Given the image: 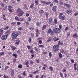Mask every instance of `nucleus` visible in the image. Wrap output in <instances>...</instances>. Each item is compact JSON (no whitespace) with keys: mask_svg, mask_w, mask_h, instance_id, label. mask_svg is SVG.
Returning <instances> with one entry per match:
<instances>
[{"mask_svg":"<svg viewBox=\"0 0 78 78\" xmlns=\"http://www.w3.org/2000/svg\"><path fill=\"white\" fill-rule=\"evenodd\" d=\"M11 36L12 41H14L17 37L19 36V33H17L15 34V33L13 32L12 33Z\"/></svg>","mask_w":78,"mask_h":78,"instance_id":"obj_1","label":"nucleus"},{"mask_svg":"<svg viewBox=\"0 0 78 78\" xmlns=\"http://www.w3.org/2000/svg\"><path fill=\"white\" fill-rule=\"evenodd\" d=\"M53 31L55 32V34H59L61 33V30L59 29V28H57L55 27L53 30Z\"/></svg>","mask_w":78,"mask_h":78,"instance_id":"obj_2","label":"nucleus"},{"mask_svg":"<svg viewBox=\"0 0 78 78\" xmlns=\"http://www.w3.org/2000/svg\"><path fill=\"white\" fill-rule=\"evenodd\" d=\"M48 34H50V35L51 36H53V35H54V32H53V30H51V28L49 29L47 32Z\"/></svg>","mask_w":78,"mask_h":78,"instance_id":"obj_3","label":"nucleus"},{"mask_svg":"<svg viewBox=\"0 0 78 78\" xmlns=\"http://www.w3.org/2000/svg\"><path fill=\"white\" fill-rule=\"evenodd\" d=\"M56 8H57V6H54L52 7L51 10L54 12H56L57 10Z\"/></svg>","mask_w":78,"mask_h":78,"instance_id":"obj_4","label":"nucleus"},{"mask_svg":"<svg viewBox=\"0 0 78 78\" xmlns=\"http://www.w3.org/2000/svg\"><path fill=\"white\" fill-rule=\"evenodd\" d=\"M17 12H19L20 13L21 12H23L22 11V9L20 8H18L17 9Z\"/></svg>","mask_w":78,"mask_h":78,"instance_id":"obj_5","label":"nucleus"},{"mask_svg":"<svg viewBox=\"0 0 78 78\" xmlns=\"http://www.w3.org/2000/svg\"><path fill=\"white\" fill-rule=\"evenodd\" d=\"M19 43H20V40H19V38H18L16 40V42L15 43V44L19 45Z\"/></svg>","mask_w":78,"mask_h":78,"instance_id":"obj_6","label":"nucleus"},{"mask_svg":"<svg viewBox=\"0 0 78 78\" xmlns=\"http://www.w3.org/2000/svg\"><path fill=\"white\" fill-rule=\"evenodd\" d=\"M14 71L13 70H12L11 73V76H12V77H14Z\"/></svg>","mask_w":78,"mask_h":78,"instance_id":"obj_7","label":"nucleus"},{"mask_svg":"<svg viewBox=\"0 0 78 78\" xmlns=\"http://www.w3.org/2000/svg\"><path fill=\"white\" fill-rule=\"evenodd\" d=\"M64 5H65L67 8H70V4H66L64 3Z\"/></svg>","mask_w":78,"mask_h":78,"instance_id":"obj_8","label":"nucleus"},{"mask_svg":"<svg viewBox=\"0 0 78 78\" xmlns=\"http://www.w3.org/2000/svg\"><path fill=\"white\" fill-rule=\"evenodd\" d=\"M66 12L68 14H70L72 12V10H68Z\"/></svg>","mask_w":78,"mask_h":78,"instance_id":"obj_9","label":"nucleus"},{"mask_svg":"<svg viewBox=\"0 0 78 78\" xmlns=\"http://www.w3.org/2000/svg\"><path fill=\"white\" fill-rule=\"evenodd\" d=\"M59 47V45L58 44V45H54L53 46V48L54 49H55V48H58V47Z\"/></svg>","mask_w":78,"mask_h":78,"instance_id":"obj_10","label":"nucleus"},{"mask_svg":"<svg viewBox=\"0 0 78 78\" xmlns=\"http://www.w3.org/2000/svg\"><path fill=\"white\" fill-rule=\"evenodd\" d=\"M73 36L74 38H75V37H76L78 36V35L76 33H75L73 35Z\"/></svg>","mask_w":78,"mask_h":78,"instance_id":"obj_11","label":"nucleus"},{"mask_svg":"<svg viewBox=\"0 0 78 78\" xmlns=\"http://www.w3.org/2000/svg\"><path fill=\"white\" fill-rule=\"evenodd\" d=\"M46 28V25H44L42 27V30L43 31Z\"/></svg>","mask_w":78,"mask_h":78,"instance_id":"obj_12","label":"nucleus"},{"mask_svg":"<svg viewBox=\"0 0 78 78\" xmlns=\"http://www.w3.org/2000/svg\"><path fill=\"white\" fill-rule=\"evenodd\" d=\"M29 62H28V61H27L26 62V65L27 66V67H29V65H28V64H29Z\"/></svg>","mask_w":78,"mask_h":78,"instance_id":"obj_13","label":"nucleus"},{"mask_svg":"<svg viewBox=\"0 0 78 78\" xmlns=\"http://www.w3.org/2000/svg\"><path fill=\"white\" fill-rule=\"evenodd\" d=\"M61 19L62 20H64L66 19V17L65 16H62Z\"/></svg>","mask_w":78,"mask_h":78,"instance_id":"obj_14","label":"nucleus"},{"mask_svg":"<svg viewBox=\"0 0 78 78\" xmlns=\"http://www.w3.org/2000/svg\"><path fill=\"white\" fill-rule=\"evenodd\" d=\"M2 40H5V35H3L1 38Z\"/></svg>","mask_w":78,"mask_h":78,"instance_id":"obj_15","label":"nucleus"},{"mask_svg":"<svg viewBox=\"0 0 78 78\" xmlns=\"http://www.w3.org/2000/svg\"><path fill=\"white\" fill-rule=\"evenodd\" d=\"M35 3H36V5H38V3H39V0H35Z\"/></svg>","mask_w":78,"mask_h":78,"instance_id":"obj_16","label":"nucleus"},{"mask_svg":"<svg viewBox=\"0 0 78 78\" xmlns=\"http://www.w3.org/2000/svg\"><path fill=\"white\" fill-rule=\"evenodd\" d=\"M12 56H15V58H17L18 55L17 54H13L12 55Z\"/></svg>","mask_w":78,"mask_h":78,"instance_id":"obj_17","label":"nucleus"},{"mask_svg":"<svg viewBox=\"0 0 78 78\" xmlns=\"http://www.w3.org/2000/svg\"><path fill=\"white\" fill-rule=\"evenodd\" d=\"M52 41V40H51V37H49L48 38V39L47 40V42H50V41Z\"/></svg>","mask_w":78,"mask_h":78,"instance_id":"obj_18","label":"nucleus"},{"mask_svg":"<svg viewBox=\"0 0 78 78\" xmlns=\"http://www.w3.org/2000/svg\"><path fill=\"white\" fill-rule=\"evenodd\" d=\"M59 56L60 58H62V55L61 53H59Z\"/></svg>","mask_w":78,"mask_h":78,"instance_id":"obj_19","label":"nucleus"},{"mask_svg":"<svg viewBox=\"0 0 78 78\" xmlns=\"http://www.w3.org/2000/svg\"><path fill=\"white\" fill-rule=\"evenodd\" d=\"M20 13L19 14V16H22L24 12H21V13Z\"/></svg>","mask_w":78,"mask_h":78,"instance_id":"obj_20","label":"nucleus"},{"mask_svg":"<svg viewBox=\"0 0 78 78\" xmlns=\"http://www.w3.org/2000/svg\"><path fill=\"white\" fill-rule=\"evenodd\" d=\"M58 44L59 45H63V43H61V41H59Z\"/></svg>","mask_w":78,"mask_h":78,"instance_id":"obj_21","label":"nucleus"},{"mask_svg":"<svg viewBox=\"0 0 78 78\" xmlns=\"http://www.w3.org/2000/svg\"><path fill=\"white\" fill-rule=\"evenodd\" d=\"M53 21V20H52V19L51 18L49 20V23H51V22Z\"/></svg>","mask_w":78,"mask_h":78,"instance_id":"obj_22","label":"nucleus"},{"mask_svg":"<svg viewBox=\"0 0 78 78\" xmlns=\"http://www.w3.org/2000/svg\"><path fill=\"white\" fill-rule=\"evenodd\" d=\"M7 6H5L3 8V9L4 11H5V10H6V9H7Z\"/></svg>","mask_w":78,"mask_h":78,"instance_id":"obj_23","label":"nucleus"},{"mask_svg":"<svg viewBox=\"0 0 78 78\" xmlns=\"http://www.w3.org/2000/svg\"><path fill=\"white\" fill-rule=\"evenodd\" d=\"M49 69H50L51 71H53V67L52 66H50Z\"/></svg>","mask_w":78,"mask_h":78,"instance_id":"obj_24","label":"nucleus"},{"mask_svg":"<svg viewBox=\"0 0 78 78\" xmlns=\"http://www.w3.org/2000/svg\"><path fill=\"white\" fill-rule=\"evenodd\" d=\"M9 68V67L8 66H5V69H4V70H7Z\"/></svg>","mask_w":78,"mask_h":78,"instance_id":"obj_25","label":"nucleus"},{"mask_svg":"<svg viewBox=\"0 0 78 78\" xmlns=\"http://www.w3.org/2000/svg\"><path fill=\"white\" fill-rule=\"evenodd\" d=\"M29 43H31V38L30 37L29 38Z\"/></svg>","mask_w":78,"mask_h":78,"instance_id":"obj_26","label":"nucleus"},{"mask_svg":"<svg viewBox=\"0 0 78 78\" xmlns=\"http://www.w3.org/2000/svg\"><path fill=\"white\" fill-rule=\"evenodd\" d=\"M49 56L50 57V58H51V56H52V55H51V52H50L49 54Z\"/></svg>","mask_w":78,"mask_h":78,"instance_id":"obj_27","label":"nucleus"},{"mask_svg":"<svg viewBox=\"0 0 78 78\" xmlns=\"http://www.w3.org/2000/svg\"><path fill=\"white\" fill-rule=\"evenodd\" d=\"M55 23H58V21H57V19H55L54 20Z\"/></svg>","mask_w":78,"mask_h":78,"instance_id":"obj_28","label":"nucleus"},{"mask_svg":"<svg viewBox=\"0 0 78 78\" xmlns=\"http://www.w3.org/2000/svg\"><path fill=\"white\" fill-rule=\"evenodd\" d=\"M74 16H78V12H77L76 13H75L74 14Z\"/></svg>","mask_w":78,"mask_h":78,"instance_id":"obj_29","label":"nucleus"},{"mask_svg":"<svg viewBox=\"0 0 78 78\" xmlns=\"http://www.w3.org/2000/svg\"><path fill=\"white\" fill-rule=\"evenodd\" d=\"M34 49H35V50L36 51H38V48L36 47H34Z\"/></svg>","mask_w":78,"mask_h":78,"instance_id":"obj_30","label":"nucleus"},{"mask_svg":"<svg viewBox=\"0 0 78 78\" xmlns=\"http://www.w3.org/2000/svg\"><path fill=\"white\" fill-rule=\"evenodd\" d=\"M16 47H13L12 48V50L14 51V50H16Z\"/></svg>","mask_w":78,"mask_h":78,"instance_id":"obj_31","label":"nucleus"},{"mask_svg":"<svg viewBox=\"0 0 78 78\" xmlns=\"http://www.w3.org/2000/svg\"><path fill=\"white\" fill-rule=\"evenodd\" d=\"M50 3H51V2H45L46 5H49V4H50Z\"/></svg>","mask_w":78,"mask_h":78,"instance_id":"obj_32","label":"nucleus"},{"mask_svg":"<svg viewBox=\"0 0 78 78\" xmlns=\"http://www.w3.org/2000/svg\"><path fill=\"white\" fill-rule=\"evenodd\" d=\"M18 67L20 69H21V68H22V66L21 65H19L18 66Z\"/></svg>","mask_w":78,"mask_h":78,"instance_id":"obj_33","label":"nucleus"},{"mask_svg":"<svg viewBox=\"0 0 78 78\" xmlns=\"http://www.w3.org/2000/svg\"><path fill=\"white\" fill-rule=\"evenodd\" d=\"M33 6H34V4H32L31 5L30 8H32V9H33Z\"/></svg>","mask_w":78,"mask_h":78,"instance_id":"obj_34","label":"nucleus"},{"mask_svg":"<svg viewBox=\"0 0 78 78\" xmlns=\"http://www.w3.org/2000/svg\"><path fill=\"white\" fill-rule=\"evenodd\" d=\"M29 23H30L28 22H27L26 24V26H28V25H29Z\"/></svg>","mask_w":78,"mask_h":78,"instance_id":"obj_35","label":"nucleus"},{"mask_svg":"<svg viewBox=\"0 0 78 78\" xmlns=\"http://www.w3.org/2000/svg\"><path fill=\"white\" fill-rule=\"evenodd\" d=\"M5 52H2L1 53H0V56H2V55H4V53Z\"/></svg>","mask_w":78,"mask_h":78,"instance_id":"obj_36","label":"nucleus"},{"mask_svg":"<svg viewBox=\"0 0 78 78\" xmlns=\"http://www.w3.org/2000/svg\"><path fill=\"white\" fill-rule=\"evenodd\" d=\"M58 50H59V49L56 48L54 51L56 52V51H58Z\"/></svg>","mask_w":78,"mask_h":78,"instance_id":"obj_37","label":"nucleus"},{"mask_svg":"<svg viewBox=\"0 0 78 78\" xmlns=\"http://www.w3.org/2000/svg\"><path fill=\"white\" fill-rule=\"evenodd\" d=\"M8 10L9 11V12H12V9H8Z\"/></svg>","mask_w":78,"mask_h":78,"instance_id":"obj_38","label":"nucleus"},{"mask_svg":"<svg viewBox=\"0 0 78 78\" xmlns=\"http://www.w3.org/2000/svg\"><path fill=\"white\" fill-rule=\"evenodd\" d=\"M9 28V27L7 26L6 28H5L4 29L5 30H8Z\"/></svg>","mask_w":78,"mask_h":78,"instance_id":"obj_39","label":"nucleus"},{"mask_svg":"<svg viewBox=\"0 0 78 78\" xmlns=\"http://www.w3.org/2000/svg\"><path fill=\"white\" fill-rule=\"evenodd\" d=\"M59 40V38H56V40H54V42H56V41H58V40Z\"/></svg>","mask_w":78,"mask_h":78,"instance_id":"obj_40","label":"nucleus"},{"mask_svg":"<svg viewBox=\"0 0 78 78\" xmlns=\"http://www.w3.org/2000/svg\"><path fill=\"white\" fill-rule=\"evenodd\" d=\"M71 62L72 63H74V60L72 59L71 60Z\"/></svg>","mask_w":78,"mask_h":78,"instance_id":"obj_41","label":"nucleus"},{"mask_svg":"<svg viewBox=\"0 0 78 78\" xmlns=\"http://www.w3.org/2000/svg\"><path fill=\"white\" fill-rule=\"evenodd\" d=\"M12 3H13V4H15L16 3V2L14 0H12Z\"/></svg>","mask_w":78,"mask_h":78,"instance_id":"obj_42","label":"nucleus"},{"mask_svg":"<svg viewBox=\"0 0 78 78\" xmlns=\"http://www.w3.org/2000/svg\"><path fill=\"white\" fill-rule=\"evenodd\" d=\"M30 64H34V62H33V61H32V60H30Z\"/></svg>","mask_w":78,"mask_h":78,"instance_id":"obj_43","label":"nucleus"},{"mask_svg":"<svg viewBox=\"0 0 78 78\" xmlns=\"http://www.w3.org/2000/svg\"><path fill=\"white\" fill-rule=\"evenodd\" d=\"M17 24L18 25H20V24H21V23L20 22H17Z\"/></svg>","mask_w":78,"mask_h":78,"instance_id":"obj_44","label":"nucleus"},{"mask_svg":"<svg viewBox=\"0 0 78 78\" xmlns=\"http://www.w3.org/2000/svg\"><path fill=\"white\" fill-rule=\"evenodd\" d=\"M46 54H47V52L45 51L43 53V55H45Z\"/></svg>","mask_w":78,"mask_h":78,"instance_id":"obj_45","label":"nucleus"},{"mask_svg":"<svg viewBox=\"0 0 78 78\" xmlns=\"http://www.w3.org/2000/svg\"><path fill=\"white\" fill-rule=\"evenodd\" d=\"M41 3H43V4L45 3H46L45 2L43 1L42 0L41 1Z\"/></svg>","mask_w":78,"mask_h":78,"instance_id":"obj_46","label":"nucleus"},{"mask_svg":"<svg viewBox=\"0 0 78 78\" xmlns=\"http://www.w3.org/2000/svg\"><path fill=\"white\" fill-rule=\"evenodd\" d=\"M46 17H48V13L47 12H46L45 14Z\"/></svg>","mask_w":78,"mask_h":78,"instance_id":"obj_47","label":"nucleus"},{"mask_svg":"<svg viewBox=\"0 0 78 78\" xmlns=\"http://www.w3.org/2000/svg\"><path fill=\"white\" fill-rule=\"evenodd\" d=\"M30 34H31V36H32V37H34V34H33L32 33H31Z\"/></svg>","mask_w":78,"mask_h":78,"instance_id":"obj_48","label":"nucleus"},{"mask_svg":"<svg viewBox=\"0 0 78 78\" xmlns=\"http://www.w3.org/2000/svg\"><path fill=\"white\" fill-rule=\"evenodd\" d=\"M38 73V70H37L34 72L33 73L35 74V73Z\"/></svg>","mask_w":78,"mask_h":78,"instance_id":"obj_49","label":"nucleus"},{"mask_svg":"<svg viewBox=\"0 0 78 78\" xmlns=\"http://www.w3.org/2000/svg\"><path fill=\"white\" fill-rule=\"evenodd\" d=\"M30 53H32V54H33V53H34V51L33 50H31L30 51Z\"/></svg>","mask_w":78,"mask_h":78,"instance_id":"obj_50","label":"nucleus"},{"mask_svg":"<svg viewBox=\"0 0 78 78\" xmlns=\"http://www.w3.org/2000/svg\"><path fill=\"white\" fill-rule=\"evenodd\" d=\"M54 2H55V3H58V1L57 0H54Z\"/></svg>","mask_w":78,"mask_h":78,"instance_id":"obj_51","label":"nucleus"},{"mask_svg":"<svg viewBox=\"0 0 78 78\" xmlns=\"http://www.w3.org/2000/svg\"><path fill=\"white\" fill-rule=\"evenodd\" d=\"M29 77H30V78H32L33 77V76L31 74H30L29 76Z\"/></svg>","mask_w":78,"mask_h":78,"instance_id":"obj_52","label":"nucleus"},{"mask_svg":"<svg viewBox=\"0 0 78 78\" xmlns=\"http://www.w3.org/2000/svg\"><path fill=\"white\" fill-rule=\"evenodd\" d=\"M53 5V3H51V4H50V6L51 7H52V6Z\"/></svg>","mask_w":78,"mask_h":78,"instance_id":"obj_53","label":"nucleus"},{"mask_svg":"<svg viewBox=\"0 0 78 78\" xmlns=\"http://www.w3.org/2000/svg\"><path fill=\"white\" fill-rule=\"evenodd\" d=\"M39 25H40V23H36V25L37 26H39Z\"/></svg>","mask_w":78,"mask_h":78,"instance_id":"obj_54","label":"nucleus"},{"mask_svg":"<svg viewBox=\"0 0 78 78\" xmlns=\"http://www.w3.org/2000/svg\"><path fill=\"white\" fill-rule=\"evenodd\" d=\"M59 28L60 29H62V25H60L59 26Z\"/></svg>","mask_w":78,"mask_h":78,"instance_id":"obj_55","label":"nucleus"},{"mask_svg":"<svg viewBox=\"0 0 78 78\" xmlns=\"http://www.w3.org/2000/svg\"><path fill=\"white\" fill-rule=\"evenodd\" d=\"M27 48H28V49H30V46L28 45L27 46Z\"/></svg>","mask_w":78,"mask_h":78,"instance_id":"obj_56","label":"nucleus"},{"mask_svg":"<svg viewBox=\"0 0 78 78\" xmlns=\"http://www.w3.org/2000/svg\"><path fill=\"white\" fill-rule=\"evenodd\" d=\"M9 32H10V30H8L6 33V34H8V33H9Z\"/></svg>","mask_w":78,"mask_h":78,"instance_id":"obj_57","label":"nucleus"},{"mask_svg":"<svg viewBox=\"0 0 78 78\" xmlns=\"http://www.w3.org/2000/svg\"><path fill=\"white\" fill-rule=\"evenodd\" d=\"M39 47H41L42 48H44V47L43 45H39Z\"/></svg>","mask_w":78,"mask_h":78,"instance_id":"obj_58","label":"nucleus"},{"mask_svg":"<svg viewBox=\"0 0 78 78\" xmlns=\"http://www.w3.org/2000/svg\"><path fill=\"white\" fill-rule=\"evenodd\" d=\"M39 44H42V41L39 40Z\"/></svg>","mask_w":78,"mask_h":78,"instance_id":"obj_59","label":"nucleus"},{"mask_svg":"<svg viewBox=\"0 0 78 78\" xmlns=\"http://www.w3.org/2000/svg\"><path fill=\"white\" fill-rule=\"evenodd\" d=\"M15 19L16 20H18L19 17H18L17 16H16L15 17Z\"/></svg>","mask_w":78,"mask_h":78,"instance_id":"obj_60","label":"nucleus"},{"mask_svg":"<svg viewBox=\"0 0 78 78\" xmlns=\"http://www.w3.org/2000/svg\"><path fill=\"white\" fill-rule=\"evenodd\" d=\"M17 53L18 54H20V50H18Z\"/></svg>","mask_w":78,"mask_h":78,"instance_id":"obj_61","label":"nucleus"},{"mask_svg":"<svg viewBox=\"0 0 78 78\" xmlns=\"http://www.w3.org/2000/svg\"><path fill=\"white\" fill-rule=\"evenodd\" d=\"M34 11H37V8L36 7H35L34 8Z\"/></svg>","mask_w":78,"mask_h":78,"instance_id":"obj_62","label":"nucleus"},{"mask_svg":"<svg viewBox=\"0 0 78 78\" xmlns=\"http://www.w3.org/2000/svg\"><path fill=\"white\" fill-rule=\"evenodd\" d=\"M69 29V28H68V27H66V28L65 30V31H67V30H68Z\"/></svg>","mask_w":78,"mask_h":78,"instance_id":"obj_63","label":"nucleus"},{"mask_svg":"<svg viewBox=\"0 0 78 78\" xmlns=\"http://www.w3.org/2000/svg\"><path fill=\"white\" fill-rule=\"evenodd\" d=\"M1 5L2 7H4V6H5V4H1Z\"/></svg>","mask_w":78,"mask_h":78,"instance_id":"obj_64","label":"nucleus"}]
</instances>
